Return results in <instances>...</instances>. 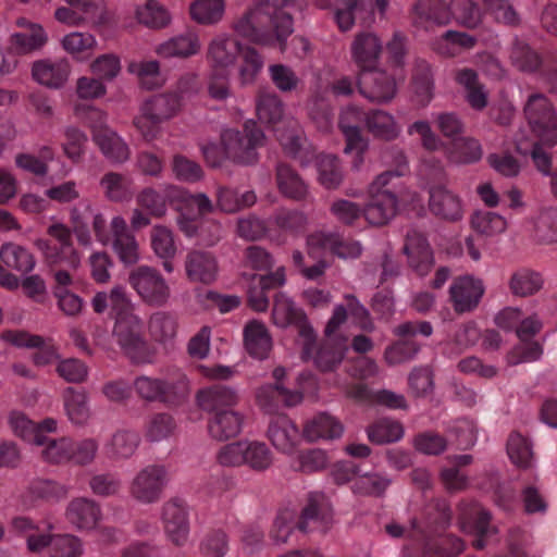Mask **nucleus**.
Returning a JSON list of instances; mask_svg holds the SVG:
<instances>
[{"label": "nucleus", "mask_w": 557, "mask_h": 557, "mask_svg": "<svg viewBox=\"0 0 557 557\" xmlns=\"http://www.w3.org/2000/svg\"><path fill=\"white\" fill-rule=\"evenodd\" d=\"M181 104V97L177 94L156 95L144 103L143 114L153 123H161L176 115Z\"/></svg>", "instance_id": "35"}, {"label": "nucleus", "mask_w": 557, "mask_h": 557, "mask_svg": "<svg viewBox=\"0 0 557 557\" xmlns=\"http://www.w3.org/2000/svg\"><path fill=\"white\" fill-rule=\"evenodd\" d=\"M221 147L227 160L242 165L258 161L257 148L264 144L265 136L253 121L244 124V131L228 128L221 134Z\"/></svg>", "instance_id": "3"}, {"label": "nucleus", "mask_w": 557, "mask_h": 557, "mask_svg": "<svg viewBox=\"0 0 557 557\" xmlns=\"http://www.w3.org/2000/svg\"><path fill=\"white\" fill-rule=\"evenodd\" d=\"M112 249L124 265H134L140 259L139 244L128 230L125 219L116 215L111 220Z\"/></svg>", "instance_id": "17"}, {"label": "nucleus", "mask_w": 557, "mask_h": 557, "mask_svg": "<svg viewBox=\"0 0 557 557\" xmlns=\"http://www.w3.org/2000/svg\"><path fill=\"white\" fill-rule=\"evenodd\" d=\"M412 87L418 101L426 106L433 97V75L430 64L418 60L412 73Z\"/></svg>", "instance_id": "52"}, {"label": "nucleus", "mask_w": 557, "mask_h": 557, "mask_svg": "<svg viewBox=\"0 0 557 557\" xmlns=\"http://www.w3.org/2000/svg\"><path fill=\"white\" fill-rule=\"evenodd\" d=\"M366 115L357 107H347L339 115L338 126L344 134L346 146L345 153L356 152L354 168L358 169L363 162L362 154L368 148V141L362 137L360 132V123Z\"/></svg>", "instance_id": "13"}, {"label": "nucleus", "mask_w": 557, "mask_h": 557, "mask_svg": "<svg viewBox=\"0 0 557 557\" xmlns=\"http://www.w3.org/2000/svg\"><path fill=\"white\" fill-rule=\"evenodd\" d=\"M66 494L67 490L65 488V486L51 480L38 479L29 484L25 493V502L33 504L39 500H58L60 498L65 497Z\"/></svg>", "instance_id": "51"}, {"label": "nucleus", "mask_w": 557, "mask_h": 557, "mask_svg": "<svg viewBox=\"0 0 557 557\" xmlns=\"http://www.w3.org/2000/svg\"><path fill=\"white\" fill-rule=\"evenodd\" d=\"M523 111L532 132L543 144L557 143V116L545 95L539 92L530 95Z\"/></svg>", "instance_id": "7"}, {"label": "nucleus", "mask_w": 557, "mask_h": 557, "mask_svg": "<svg viewBox=\"0 0 557 557\" xmlns=\"http://www.w3.org/2000/svg\"><path fill=\"white\" fill-rule=\"evenodd\" d=\"M344 428L342 423L333 416L326 412H320L304 425V437L309 442L319 440H333L341 437Z\"/></svg>", "instance_id": "36"}, {"label": "nucleus", "mask_w": 557, "mask_h": 557, "mask_svg": "<svg viewBox=\"0 0 557 557\" xmlns=\"http://www.w3.org/2000/svg\"><path fill=\"white\" fill-rule=\"evenodd\" d=\"M244 421L245 416L235 409L215 412L208 420V432L213 440L227 441L242 432Z\"/></svg>", "instance_id": "29"}, {"label": "nucleus", "mask_w": 557, "mask_h": 557, "mask_svg": "<svg viewBox=\"0 0 557 557\" xmlns=\"http://www.w3.org/2000/svg\"><path fill=\"white\" fill-rule=\"evenodd\" d=\"M223 13V0H197L190 5V15L199 24H215L222 18Z\"/></svg>", "instance_id": "63"}, {"label": "nucleus", "mask_w": 557, "mask_h": 557, "mask_svg": "<svg viewBox=\"0 0 557 557\" xmlns=\"http://www.w3.org/2000/svg\"><path fill=\"white\" fill-rule=\"evenodd\" d=\"M41 446L40 455L45 461L53 465L71 462L72 438H48L45 436V444Z\"/></svg>", "instance_id": "58"}, {"label": "nucleus", "mask_w": 557, "mask_h": 557, "mask_svg": "<svg viewBox=\"0 0 557 557\" xmlns=\"http://www.w3.org/2000/svg\"><path fill=\"white\" fill-rule=\"evenodd\" d=\"M91 307L97 314H102L110 308L114 321L136 314L135 304L122 285L113 286L110 293L97 292L91 299Z\"/></svg>", "instance_id": "18"}, {"label": "nucleus", "mask_w": 557, "mask_h": 557, "mask_svg": "<svg viewBox=\"0 0 557 557\" xmlns=\"http://www.w3.org/2000/svg\"><path fill=\"white\" fill-rule=\"evenodd\" d=\"M542 275L530 269H521L512 274L509 287L513 295L527 297L537 293L543 287Z\"/></svg>", "instance_id": "55"}, {"label": "nucleus", "mask_w": 557, "mask_h": 557, "mask_svg": "<svg viewBox=\"0 0 557 557\" xmlns=\"http://www.w3.org/2000/svg\"><path fill=\"white\" fill-rule=\"evenodd\" d=\"M71 74V65L65 59H42L32 65V76L40 85L51 89L62 88Z\"/></svg>", "instance_id": "24"}, {"label": "nucleus", "mask_w": 557, "mask_h": 557, "mask_svg": "<svg viewBox=\"0 0 557 557\" xmlns=\"http://www.w3.org/2000/svg\"><path fill=\"white\" fill-rule=\"evenodd\" d=\"M92 205L89 200L84 199L70 209V223L73 233L81 246L88 247L91 245V235L88 227L89 219L92 214Z\"/></svg>", "instance_id": "43"}, {"label": "nucleus", "mask_w": 557, "mask_h": 557, "mask_svg": "<svg viewBox=\"0 0 557 557\" xmlns=\"http://www.w3.org/2000/svg\"><path fill=\"white\" fill-rule=\"evenodd\" d=\"M382 51L383 42L373 32L357 33L350 44L351 60L358 67V72L376 67Z\"/></svg>", "instance_id": "16"}, {"label": "nucleus", "mask_w": 557, "mask_h": 557, "mask_svg": "<svg viewBox=\"0 0 557 557\" xmlns=\"http://www.w3.org/2000/svg\"><path fill=\"white\" fill-rule=\"evenodd\" d=\"M364 122L368 131L377 138L384 140H394L400 134V126L395 117L383 110H371L364 115Z\"/></svg>", "instance_id": "40"}, {"label": "nucleus", "mask_w": 557, "mask_h": 557, "mask_svg": "<svg viewBox=\"0 0 557 557\" xmlns=\"http://www.w3.org/2000/svg\"><path fill=\"white\" fill-rule=\"evenodd\" d=\"M178 330L177 318L169 311L153 312L148 320L149 335L154 342L168 344L172 342Z\"/></svg>", "instance_id": "42"}, {"label": "nucleus", "mask_w": 557, "mask_h": 557, "mask_svg": "<svg viewBox=\"0 0 557 557\" xmlns=\"http://www.w3.org/2000/svg\"><path fill=\"white\" fill-rule=\"evenodd\" d=\"M201 50L199 36L194 30L171 37L156 48V53L163 59H187L196 55Z\"/></svg>", "instance_id": "28"}, {"label": "nucleus", "mask_w": 557, "mask_h": 557, "mask_svg": "<svg viewBox=\"0 0 557 557\" xmlns=\"http://www.w3.org/2000/svg\"><path fill=\"white\" fill-rule=\"evenodd\" d=\"M485 293L482 280L472 275H461L454 278L449 286V302L457 314L474 311Z\"/></svg>", "instance_id": "12"}, {"label": "nucleus", "mask_w": 557, "mask_h": 557, "mask_svg": "<svg viewBox=\"0 0 557 557\" xmlns=\"http://www.w3.org/2000/svg\"><path fill=\"white\" fill-rule=\"evenodd\" d=\"M285 274L283 269L267 275L252 274L248 286V305L258 312H264L269 308L267 292L284 285Z\"/></svg>", "instance_id": "25"}, {"label": "nucleus", "mask_w": 557, "mask_h": 557, "mask_svg": "<svg viewBox=\"0 0 557 557\" xmlns=\"http://www.w3.org/2000/svg\"><path fill=\"white\" fill-rule=\"evenodd\" d=\"M140 444V436L136 431L117 430L106 443L104 449L109 458L122 460L131 458Z\"/></svg>", "instance_id": "39"}, {"label": "nucleus", "mask_w": 557, "mask_h": 557, "mask_svg": "<svg viewBox=\"0 0 557 557\" xmlns=\"http://www.w3.org/2000/svg\"><path fill=\"white\" fill-rule=\"evenodd\" d=\"M92 139L102 154L112 163H124L131 157L128 145L111 128L101 127L96 129Z\"/></svg>", "instance_id": "31"}, {"label": "nucleus", "mask_w": 557, "mask_h": 557, "mask_svg": "<svg viewBox=\"0 0 557 557\" xmlns=\"http://www.w3.org/2000/svg\"><path fill=\"white\" fill-rule=\"evenodd\" d=\"M370 201L363 208V216L373 226L387 224L396 214L398 199L393 191L369 193Z\"/></svg>", "instance_id": "27"}, {"label": "nucleus", "mask_w": 557, "mask_h": 557, "mask_svg": "<svg viewBox=\"0 0 557 557\" xmlns=\"http://www.w3.org/2000/svg\"><path fill=\"white\" fill-rule=\"evenodd\" d=\"M127 72L135 75L147 89L161 86L160 63L156 60L132 61L127 64Z\"/></svg>", "instance_id": "60"}, {"label": "nucleus", "mask_w": 557, "mask_h": 557, "mask_svg": "<svg viewBox=\"0 0 557 557\" xmlns=\"http://www.w3.org/2000/svg\"><path fill=\"white\" fill-rule=\"evenodd\" d=\"M48 42V35L42 26H33L10 36V49L16 54H29L38 51Z\"/></svg>", "instance_id": "41"}, {"label": "nucleus", "mask_w": 557, "mask_h": 557, "mask_svg": "<svg viewBox=\"0 0 557 557\" xmlns=\"http://www.w3.org/2000/svg\"><path fill=\"white\" fill-rule=\"evenodd\" d=\"M268 437L276 449L292 454L299 442V430L288 417L278 416L270 422Z\"/></svg>", "instance_id": "32"}, {"label": "nucleus", "mask_w": 557, "mask_h": 557, "mask_svg": "<svg viewBox=\"0 0 557 557\" xmlns=\"http://www.w3.org/2000/svg\"><path fill=\"white\" fill-rule=\"evenodd\" d=\"M161 522L166 539L175 546H185L189 540V508L178 497L166 500L161 507Z\"/></svg>", "instance_id": "8"}, {"label": "nucleus", "mask_w": 557, "mask_h": 557, "mask_svg": "<svg viewBox=\"0 0 557 557\" xmlns=\"http://www.w3.org/2000/svg\"><path fill=\"white\" fill-rule=\"evenodd\" d=\"M304 394L298 389H289L283 384H267L257 389L256 400L258 406L267 412H273L280 403L286 407L299 405Z\"/></svg>", "instance_id": "26"}, {"label": "nucleus", "mask_w": 557, "mask_h": 557, "mask_svg": "<svg viewBox=\"0 0 557 557\" xmlns=\"http://www.w3.org/2000/svg\"><path fill=\"white\" fill-rule=\"evenodd\" d=\"M276 181L280 190L288 198L302 200L307 195V187L299 175L287 164L276 168Z\"/></svg>", "instance_id": "50"}, {"label": "nucleus", "mask_w": 557, "mask_h": 557, "mask_svg": "<svg viewBox=\"0 0 557 557\" xmlns=\"http://www.w3.org/2000/svg\"><path fill=\"white\" fill-rule=\"evenodd\" d=\"M127 282L139 300L148 307H165L172 298L170 284L157 268L139 265L129 272Z\"/></svg>", "instance_id": "4"}, {"label": "nucleus", "mask_w": 557, "mask_h": 557, "mask_svg": "<svg viewBox=\"0 0 557 557\" xmlns=\"http://www.w3.org/2000/svg\"><path fill=\"white\" fill-rule=\"evenodd\" d=\"M176 428V421L170 413L156 412L146 419L144 436L148 442L158 443L174 435Z\"/></svg>", "instance_id": "44"}, {"label": "nucleus", "mask_w": 557, "mask_h": 557, "mask_svg": "<svg viewBox=\"0 0 557 557\" xmlns=\"http://www.w3.org/2000/svg\"><path fill=\"white\" fill-rule=\"evenodd\" d=\"M99 185L103 190L104 197L110 201H124L131 198L133 194L132 178L119 172L106 173L101 177Z\"/></svg>", "instance_id": "46"}, {"label": "nucleus", "mask_w": 557, "mask_h": 557, "mask_svg": "<svg viewBox=\"0 0 557 557\" xmlns=\"http://www.w3.org/2000/svg\"><path fill=\"white\" fill-rule=\"evenodd\" d=\"M392 484V479L383 472H367L358 474L351 483V492L362 497L381 498Z\"/></svg>", "instance_id": "38"}, {"label": "nucleus", "mask_w": 557, "mask_h": 557, "mask_svg": "<svg viewBox=\"0 0 557 557\" xmlns=\"http://www.w3.org/2000/svg\"><path fill=\"white\" fill-rule=\"evenodd\" d=\"M284 106L280 97L273 92H262L258 97L257 114L261 122L276 124L283 117Z\"/></svg>", "instance_id": "64"}, {"label": "nucleus", "mask_w": 557, "mask_h": 557, "mask_svg": "<svg viewBox=\"0 0 557 557\" xmlns=\"http://www.w3.org/2000/svg\"><path fill=\"white\" fill-rule=\"evenodd\" d=\"M133 388L140 400L169 407L183 404L190 393L189 380L182 371H175L166 379L139 375L134 380Z\"/></svg>", "instance_id": "2"}, {"label": "nucleus", "mask_w": 557, "mask_h": 557, "mask_svg": "<svg viewBox=\"0 0 557 557\" xmlns=\"http://www.w3.org/2000/svg\"><path fill=\"white\" fill-rule=\"evenodd\" d=\"M454 79L462 88L463 99L474 111L482 112L488 106L490 91L480 81L475 70L462 67L455 71Z\"/></svg>", "instance_id": "20"}, {"label": "nucleus", "mask_w": 557, "mask_h": 557, "mask_svg": "<svg viewBox=\"0 0 557 557\" xmlns=\"http://www.w3.org/2000/svg\"><path fill=\"white\" fill-rule=\"evenodd\" d=\"M64 407L69 419L77 425L85 424L90 411L88 407V397L85 391H76L67 387L64 391Z\"/></svg>", "instance_id": "48"}, {"label": "nucleus", "mask_w": 557, "mask_h": 557, "mask_svg": "<svg viewBox=\"0 0 557 557\" xmlns=\"http://www.w3.org/2000/svg\"><path fill=\"white\" fill-rule=\"evenodd\" d=\"M482 154L481 144L472 137H466L453 143L449 159L455 163L468 164L481 160Z\"/></svg>", "instance_id": "61"}, {"label": "nucleus", "mask_w": 557, "mask_h": 557, "mask_svg": "<svg viewBox=\"0 0 557 557\" xmlns=\"http://www.w3.org/2000/svg\"><path fill=\"white\" fill-rule=\"evenodd\" d=\"M304 317V312L286 295L278 293L275 296L272 309V320L275 325L286 327L292 323H297Z\"/></svg>", "instance_id": "56"}, {"label": "nucleus", "mask_w": 557, "mask_h": 557, "mask_svg": "<svg viewBox=\"0 0 557 557\" xmlns=\"http://www.w3.org/2000/svg\"><path fill=\"white\" fill-rule=\"evenodd\" d=\"M347 351L346 338H327L321 342L312 357L315 368L321 372L334 371L344 360Z\"/></svg>", "instance_id": "30"}, {"label": "nucleus", "mask_w": 557, "mask_h": 557, "mask_svg": "<svg viewBox=\"0 0 557 557\" xmlns=\"http://www.w3.org/2000/svg\"><path fill=\"white\" fill-rule=\"evenodd\" d=\"M170 166L173 176L180 182L197 183L205 176L201 165L182 153L173 154Z\"/></svg>", "instance_id": "57"}, {"label": "nucleus", "mask_w": 557, "mask_h": 557, "mask_svg": "<svg viewBox=\"0 0 557 557\" xmlns=\"http://www.w3.org/2000/svg\"><path fill=\"white\" fill-rule=\"evenodd\" d=\"M393 333L400 339L385 348L384 360L388 366L412 360L420 351V344L411 337L417 334L429 337L433 333V326L428 321H408L397 325Z\"/></svg>", "instance_id": "6"}, {"label": "nucleus", "mask_w": 557, "mask_h": 557, "mask_svg": "<svg viewBox=\"0 0 557 557\" xmlns=\"http://www.w3.org/2000/svg\"><path fill=\"white\" fill-rule=\"evenodd\" d=\"M168 482L169 474L164 466L149 465L134 476L129 494L139 503L152 504L161 498Z\"/></svg>", "instance_id": "10"}, {"label": "nucleus", "mask_w": 557, "mask_h": 557, "mask_svg": "<svg viewBox=\"0 0 557 557\" xmlns=\"http://www.w3.org/2000/svg\"><path fill=\"white\" fill-rule=\"evenodd\" d=\"M143 320L138 314L114 322L113 335L133 363L145 364L153 360L154 351L141 333Z\"/></svg>", "instance_id": "5"}, {"label": "nucleus", "mask_w": 557, "mask_h": 557, "mask_svg": "<svg viewBox=\"0 0 557 557\" xmlns=\"http://www.w3.org/2000/svg\"><path fill=\"white\" fill-rule=\"evenodd\" d=\"M244 344L247 352L257 359H265L272 349V337L264 323L248 321L244 327Z\"/></svg>", "instance_id": "34"}, {"label": "nucleus", "mask_w": 557, "mask_h": 557, "mask_svg": "<svg viewBox=\"0 0 557 557\" xmlns=\"http://www.w3.org/2000/svg\"><path fill=\"white\" fill-rule=\"evenodd\" d=\"M62 48L77 60L88 59L97 47V40L90 33L72 32L61 40Z\"/></svg>", "instance_id": "47"}, {"label": "nucleus", "mask_w": 557, "mask_h": 557, "mask_svg": "<svg viewBox=\"0 0 557 557\" xmlns=\"http://www.w3.org/2000/svg\"><path fill=\"white\" fill-rule=\"evenodd\" d=\"M409 16L413 26L424 29L431 25L446 26L450 23L448 4L443 0H416Z\"/></svg>", "instance_id": "21"}, {"label": "nucleus", "mask_w": 557, "mask_h": 557, "mask_svg": "<svg viewBox=\"0 0 557 557\" xmlns=\"http://www.w3.org/2000/svg\"><path fill=\"white\" fill-rule=\"evenodd\" d=\"M47 234L60 244V247H57L50 246L44 240L38 242V247L42 249L47 263L50 267H58L66 259L71 268L76 270L79 264V256L73 247L72 227L55 222L48 226Z\"/></svg>", "instance_id": "9"}, {"label": "nucleus", "mask_w": 557, "mask_h": 557, "mask_svg": "<svg viewBox=\"0 0 557 557\" xmlns=\"http://www.w3.org/2000/svg\"><path fill=\"white\" fill-rule=\"evenodd\" d=\"M297 0H257L255 7L233 25L234 30L249 41L272 46L281 45L294 30V22L288 10Z\"/></svg>", "instance_id": "1"}, {"label": "nucleus", "mask_w": 557, "mask_h": 557, "mask_svg": "<svg viewBox=\"0 0 557 557\" xmlns=\"http://www.w3.org/2000/svg\"><path fill=\"white\" fill-rule=\"evenodd\" d=\"M65 515L78 530H92L101 518V509L94 500L79 497L70 502Z\"/></svg>", "instance_id": "33"}, {"label": "nucleus", "mask_w": 557, "mask_h": 557, "mask_svg": "<svg viewBox=\"0 0 557 557\" xmlns=\"http://www.w3.org/2000/svg\"><path fill=\"white\" fill-rule=\"evenodd\" d=\"M367 435L376 445L394 443L404 436V428L398 421L380 419L367 428Z\"/></svg>", "instance_id": "49"}, {"label": "nucleus", "mask_w": 557, "mask_h": 557, "mask_svg": "<svg viewBox=\"0 0 557 557\" xmlns=\"http://www.w3.org/2000/svg\"><path fill=\"white\" fill-rule=\"evenodd\" d=\"M507 454L512 463L519 468L532 465L533 451L529 441L518 432H512L507 441Z\"/></svg>", "instance_id": "62"}, {"label": "nucleus", "mask_w": 557, "mask_h": 557, "mask_svg": "<svg viewBox=\"0 0 557 557\" xmlns=\"http://www.w3.org/2000/svg\"><path fill=\"white\" fill-rule=\"evenodd\" d=\"M450 20L467 28H475L481 22V11L472 0H451L448 4Z\"/></svg>", "instance_id": "53"}, {"label": "nucleus", "mask_w": 557, "mask_h": 557, "mask_svg": "<svg viewBox=\"0 0 557 557\" xmlns=\"http://www.w3.org/2000/svg\"><path fill=\"white\" fill-rule=\"evenodd\" d=\"M374 0H341L342 8L334 13L335 22L342 32L350 30L356 22V17L362 16L364 20H373Z\"/></svg>", "instance_id": "37"}, {"label": "nucleus", "mask_w": 557, "mask_h": 557, "mask_svg": "<svg viewBox=\"0 0 557 557\" xmlns=\"http://www.w3.org/2000/svg\"><path fill=\"white\" fill-rule=\"evenodd\" d=\"M428 205L431 213L438 219L456 222L462 218L461 199L444 185H435L430 188Z\"/></svg>", "instance_id": "22"}, {"label": "nucleus", "mask_w": 557, "mask_h": 557, "mask_svg": "<svg viewBox=\"0 0 557 557\" xmlns=\"http://www.w3.org/2000/svg\"><path fill=\"white\" fill-rule=\"evenodd\" d=\"M403 252L407 256L409 267L420 276L426 275L434 265L433 251L426 237L411 230L406 235Z\"/></svg>", "instance_id": "19"}, {"label": "nucleus", "mask_w": 557, "mask_h": 557, "mask_svg": "<svg viewBox=\"0 0 557 557\" xmlns=\"http://www.w3.org/2000/svg\"><path fill=\"white\" fill-rule=\"evenodd\" d=\"M0 260L8 268L21 273L30 272L36 264L33 253L23 246L5 243L0 248Z\"/></svg>", "instance_id": "45"}, {"label": "nucleus", "mask_w": 557, "mask_h": 557, "mask_svg": "<svg viewBox=\"0 0 557 557\" xmlns=\"http://www.w3.org/2000/svg\"><path fill=\"white\" fill-rule=\"evenodd\" d=\"M357 86L360 95L373 103H387L397 91L395 78L377 66L359 71Z\"/></svg>", "instance_id": "11"}, {"label": "nucleus", "mask_w": 557, "mask_h": 557, "mask_svg": "<svg viewBox=\"0 0 557 557\" xmlns=\"http://www.w3.org/2000/svg\"><path fill=\"white\" fill-rule=\"evenodd\" d=\"M239 396L231 386L214 384L201 388L196 394V401L200 409L214 414L223 410H231L237 405Z\"/></svg>", "instance_id": "23"}, {"label": "nucleus", "mask_w": 557, "mask_h": 557, "mask_svg": "<svg viewBox=\"0 0 557 557\" xmlns=\"http://www.w3.org/2000/svg\"><path fill=\"white\" fill-rule=\"evenodd\" d=\"M137 21L152 29L166 27L171 22V16L166 9L156 0H147L144 5L136 10Z\"/></svg>", "instance_id": "54"}, {"label": "nucleus", "mask_w": 557, "mask_h": 557, "mask_svg": "<svg viewBox=\"0 0 557 557\" xmlns=\"http://www.w3.org/2000/svg\"><path fill=\"white\" fill-rule=\"evenodd\" d=\"M484 12L491 15L495 22L516 27L521 18L509 0H481Z\"/></svg>", "instance_id": "59"}, {"label": "nucleus", "mask_w": 557, "mask_h": 557, "mask_svg": "<svg viewBox=\"0 0 557 557\" xmlns=\"http://www.w3.org/2000/svg\"><path fill=\"white\" fill-rule=\"evenodd\" d=\"M184 269L190 283L212 284L219 274V262L213 252L190 249L184 259Z\"/></svg>", "instance_id": "15"}, {"label": "nucleus", "mask_w": 557, "mask_h": 557, "mask_svg": "<svg viewBox=\"0 0 557 557\" xmlns=\"http://www.w3.org/2000/svg\"><path fill=\"white\" fill-rule=\"evenodd\" d=\"M242 52V44L228 34L214 36L206 51L207 63L212 71H227L233 67Z\"/></svg>", "instance_id": "14"}]
</instances>
